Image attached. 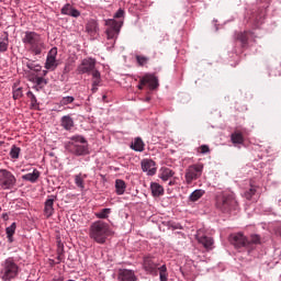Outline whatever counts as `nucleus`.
I'll list each match as a JSON object with an SVG mask.
<instances>
[{
  "instance_id": "obj_1",
  "label": "nucleus",
  "mask_w": 281,
  "mask_h": 281,
  "mask_svg": "<svg viewBox=\"0 0 281 281\" xmlns=\"http://www.w3.org/2000/svg\"><path fill=\"white\" fill-rule=\"evenodd\" d=\"M22 43L30 54L33 56H41L43 52H45V38H43L42 34H38L34 31H26L22 37Z\"/></svg>"
},
{
  "instance_id": "obj_2",
  "label": "nucleus",
  "mask_w": 281,
  "mask_h": 281,
  "mask_svg": "<svg viewBox=\"0 0 281 281\" xmlns=\"http://www.w3.org/2000/svg\"><path fill=\"white\" fill-rule=\"evenodd\" d=\"M109 236H113V231H111L109 223L99 220L90 225L89 237L98 245H104Z\"/></svg>"
},
{
  "instance_id": "obj_3",
  "label": "nucleus",
  "mask_w": 281,
  "mask_h": 281,
  "mask_svg": "<svg viewBox=\"0 0 281 281\" xmlns=\"http://www.w3.org/2000/svg\"><path fill=\"white\" fill-rule=\"evenodd\" d=\"M143 268L146 273L157 276L159 271L160 281H168V268L166 265L159 267V260L153 256H145L143 259Z\"/></svg>"
},
{
  "instance_id": "obj_4",
  "label": "nucleus",
  "mask_w": 281,
  "mask_h": 281,
  "mask_svg": "<svg viewBox=\"0 0 281 281\" xmlns=\"http://www.w3.org/2000/svg\"><path fill=\"white\" fill-rule=\"evenodd\" d=\"M19 265L14 262V259L8 258L4 262L1 263V280L2 281H12L19 276Z\"/></svg>"
},
{
  "instance_id": "obj_5",
  "label": "nucleus",
  "mask_w": 281,
  "mask_h": 281,
  "mask_svg": "<svg viewBox=\"0 0 281 281\" xmlns=\"http://www.w3.org/2000/svg\"><path fill=\"white\" fill-rule=\"evenodd\" d=\"M85 144H87V140L83 137L74 136L71 142L67 145V150L72 155H77V157L87 155V147Z\"/></svg>"
},
{
  "instance_id": "obj_6",
  "label": "nucleus",
  "mask_w": 281,
  "mask_h": 281,
  "mask_svg": "<svg viewBox=\"0 0 281 281\" xmlns=\"http://www.w3.org/2000/svg\"><path fill=\"white\" fill-rule=\"evenodd\" d=\"M203 175V164H194L186 169L184 179L188 186H192L193 181L201 179Z\"/></svg>"
},
{
  "instance_id": "obj_7",
  "label": "nucleus",
  "mask_w": 281,
  "mask_h": 281,
  "mask_svg": "<svg viewBox=\"0 0 281 281\" xmlns=\"http://www.w3.org/2000/svg\"><path fill=\"white\" fill-rule=\"evenodd\" d=\"M218 210L224 213L232 212V210H236V205H238V202L232 194H224L222 198L217 200L216 203Z\"/></svg>"
},
{
  "instance_id": "obj_8",
  "label": "nucleus",
  "mask_w": 281,
  "mask_h": 281,
  "mask_svg": "<svg viewBox=\"0 0 281 281\" xmlns=\"http://www.w3.org/2000/svg\"><path fill=\"white\" fill-rule=\"evenodd\" d=\"M14 186H16L14 173L7 169H0V188L2 190H12Z\"/></svg>"
},
{
  "instance_id": "obj_9",
  "label": "nucleus",
  "mask_w": 281,
  "mask_h": 281,
  "mask_svg": "<svg viewBox=\"0 0 281 281\" xmlns=\"http://www.w3.org/2000/svg\"><path fill=\"white\" fill-rule=\"evenodd\" d=\"M106 25H108V29L105 31L106 38L108 41H110V44L113 47L120 34V27H122V23L115 20H108Z\"/></svg>"
},
{
  "instance_id": "obj_10",
  "label": "nucleus",
  "mask_w": 281,
  "mask_h": 281,
  "mask_svg": "<svg viewBox=\"0 0 281 281\" xmlns=\"http://www.w3.org/2000/svg\"><path fill=\"white\" fill-rule=\"evenodd\" d=\"M146 85H148L150 91H155V89L159 87V79H157L155 75L147 74L140 78L137 89L142 91Z\"/></svg>"
},
{
  "instance_id": "obj_11",
  "label": "nucleus",
  "mask_w": 281,
  "mask_h": 281,
  "mask_svg": "<svg viewBox=\"0 0 281 281\" xmlns=\"http://www.w3.org/2000/svg\"><path fill=\"white\" fill-rule=\"evenodd\" d=\"M229 241L236 249H241V247L249 248V239L243 233L232 234Z\"/></svg>"
},
{
  "instance_id": "obj_12",
  "label": "nucleus",
  "mask_w": 281,
  "mask_h": 281,
  "mask_svg": "<svg viewBox=\"0 0 281 281\" xmlns=\"http://www.w3.org/2000/svg\"><path fill=\"white\" fill-rule=\"evenodd\" d=\"M95 69V59L94 58H85L81 64L78 66L77 71L79 74H91Z\"/></svg>"
},
{
  "instance_id": "obj_13",
  "label": "nucleus",
  "mask_w": 281,
  "mask_h": 281,
  "mask_svg": "<svg viewBox=\"0 0 281 281\" xmlns=\"http://www.w3.org/2000/svg\"><path fill=\"white\" fill-rule=\"evenodd\" d=\"M58 55V48L53 47L47 55L46 63H45V69H49L50 71H54L56 67H58V64L56 63V56Z\"/></svg>"
},
{
  "instance_id": "obj_14",
  "label": "nucleus",
  "mask_w": 281,
  "mask_h": 281,
  "mask_svg": "<svg viewBox=\"0 0 281 281\" xmlns=\"http://www.w3.org/2000/svg\"><path fill=\"white\" fill-rule=\"evenodd\" d=\"M119 281H137V277L133 270L120 269L117 274Z\"/></svg>"
},
{
  "instance_id": "obj_15",
  "label": "nucleus",
  "mask_w": 281,
  "mask_h": 281,
  "mask_svg": "<svg viewBox=\"0 0 281 281\" xmlns=\"http://www.w3.org/2000/svg\"><path fill=\"white\" fill-rule=\"evenodd\" d=\"M142 170L143 172H147L150 177L157 172V168L155 167V161L151 159H144L142 161Z\"/></svg>"
},
{
  "instance_id": "obj_16",
  "label": "nucleus",
  "mask_w": 281,
  "mask_h": 281,
  "mask_svg": "<svg viewBox=\"0 0 281 281\" xmlns=\"http://www.w3.org/2000/svg\"><path fill=\"white\" fill-rule=\"evenodd\" d=\"M56 201V195H49L45 201L44 214L46 218L54 215V202Z\"/></svg>"
},
{
  "instance_id": "obj_17",
  "label": "nucleus",
  "mask_w": 281,
  "mask_h": 281,
  "mask_svg": "<svg viewBox=\"0 0 281 281\" xmlns=\"http://www.w3.org/2000/svg\"><path fill=\"white\" fill-rule=\"evenodd\" d=\"M61 14L67 16H74V19H78V16H80V11L74 8L70 3H66L61 8Z\"/></svg>"
},
{
  "instance_id": "obj_18",
  "label": "nucleus",
  "mask_w": 281,
  "mask_h": 281,
  "mask_svg": "<svg viewBox=\"0 0 281 281\" xmlns=\"http://www.w3.org/2000/svg\"><path fill=\"white\" fill-rule=\"evenodd\" d=\"M41 177V171L34 169L33 172L22 176L23 181H30V183H36Z\"/></svg>"
},
{
  "instance_id": "obj_19",
  "label": "nucleus",
  "mask_w": 281,
  "mask_h": 281,
  "mask_svg": "<svg viewBox=\"0 0 281 281\" xmlns=\"http://www.w3.org/2000/svg\"><path fill=\"white\" fill-rule=\"evenodd\" d=\"M60 124H61L63 128H65V131H71V128L74 127V119L69 114L64 115L60 119Z\"/></svg>"
},
{
  "instance_id": "obj_20",
  "label": "nucleus",
  "mask_w": 281,
  "mask_h": 281,
  "mask_svg": "<svg viewBox=\"0 0 281 281\" xmlns=\"http://www.w3.org/2000/svg\"><path fill=\"white\" fill-rule=\"evenodd\" d=\"M198 241L200 243V245H203L204 249L207 250L212 249V245H214V239L207 236L198 237Z\"/></svg>"
},
{
  "instance_id": "obj_21",
  "label": "nucleus",
  "mask_w": 281,
  "mask_h": 281,
  "mask_svg": "<svg viewBox=\"0 0 281 281\" xmlns=\"http://www.w3.org/2000/svg\"><path fill=\"white\" fill-rule=\"evenodd\" d=\"M86 32L90 34V36H94L98 33V22L95 20H90L86 25Z\"/></svg>"
},
{
  "instance_id": "obj_22",
  "label": "nucleus",
  "mask_w": 281,
  "mask_h": 281,
  "mask_svg": "<svg viewBox=\"0 0 281 281\" xmlns=\"http://www.w3.org/2000/svg\"><path fill=\"white\" fill-rule=\"evenodd\" d=\"M151 194L153 196H162L164 194V187L157 182H153L150 184Z\"/></svg>"
},
{
  "instance_id": "obj_23",
  "label": "nucleus",
  "mask_w": 281,
  "mask_h": 281,
  "mask_svg": "<svg viewBox=\"0 0 281 281\" xmlns=\"http://www.w3.org/2000/svg\"><path fill=\"white\" fill-rule=\"evenodd\" d=\"M249 36H251V32L246 31L244 33H238L236 40L241 43L243 47H247V43L249 41Z\"/></svg>"
},
{
  "instance_id": "obj_24",
  "label": "nucleus",
  "mask_w": 281,
  "mask_h": 281,
  "mask_svg": "<svg viewBox=\"0 0 281 281\" xmlns=\"http://www.w3.org/2000/svg\"><path fill=\"white\" fill-rule=\"evenodd\" d=\"M231 139L233 144H244L245 143V136H243V133L240 131H235L231 135Z\"/></svg>"
},
{
  "instance_id": "obj_25",
  "label": "nucleus",
  "mask_w": 281,
  "mask_h": 281,
  "mask_svg": "<svg viewBox=\"0 0 281 281\" xmlns=\"http://www.w3.org/2000/svg\"><path fill=\"white\" fill-rule=\"evenodd\" d=\"M85 179H87V173H79L75 176V184L80 190H85Z\"/></svg>"
},
{
  "instance_id": "obj_26",
  "label": "nucleus",
  "mask_w": 281,
  "mask_h": 281,
  "mask_svg": "<svg viewBox=\"0 0 281 281\" xmlns=\"http://www.w3.org/2000/svg\"><path fill=\"white\" fill-rule=\"evenodd\" d=\"M115 190L116 194L122 195L124 192H126V182L122 179H116L115 181Z\"/></svg>"
},
{
  "instance_id": "obj_27",
  "label": "nucleus",
  "mask_w": 281,
  "mask_h": 281,
  "mask_svg": "<svg viewBox=\"0 0 281 281\" xmlns=\"http://www.w3.org/2000/svg\"><path fill=\"white\" fill-rule=\"evenodd\" d=\"M5 232L9 243H14V238L12 236H14L16 232V223L13 222L9 227L5 228Z\"/></svg>"
},
{
  "instance_id": "obj_28",
  "label": "nucleus",
  "mask_w": 281,
  "mask_h": 281,
  "mask_svg": "<svg viewBox=\"0 0 281 281\" xmlns=\"http://www.w3.org/2000/svg\"><path fill=\"white\" fill-rule=\"evenodd\" d=\"M131 148L136 150V153H144V140L142 138H135L134 143H132Z\"/></svg>"
},
{
  "instance_id": "obj_29",
  "label": "nucleus",
  "mask_w": 281,
  "mask_h": 281,
  "mask_svg": "<svg viewBox=\"0 0 281 281\" xmlns=\"http://www.w3.org/2000/svg\"><path fill=\"white\" fill-rule=\"evenodd\" d=\"M256 192H257L256 186L250 184V188L244 192V196L245 199H247V201H251Z\"/></svg>"
},
{
  "instance_id": "obj_30",
  "label": "nucleus",
  "mask_w": 281,
  "mask_h": 281,
  "mask_svg": "<svg viewBox=\"0 0 281 281\" xmlns=\"http://www.w3.org/2000/svg\"><path fill=\"white\" fill-rule=\"evenodd\" d=\"M175 177V171H172V169L170 168H165L160 175V179H162L164 181H168V179Z\"/></svg>"
},
{
  "instance_id": "obj_31",
  "label": "nucleus",
  "mask_w": 281,
  "mask_h": 281,
  "mask_svg": "<svg viewBox=\"0 0 281 281\" xmlns=\"http://www.w3.org/2000/svg\"><path fill=\"white\" fill-rule=\"evenodd\" d=\"M203 194H205V191L202 189H198L190 194V201L194 203L195 201H199V199H201Z\"/></svg>"
},
{
  "instance_id": "obj_32",
  "label": "nucleus",
  "mask_w": 281,
  "mask_h": 281,
  "mask_svg": "<svg viewBox=\"0 0 281 281\" xmlns=\"http://www.w3.org/2000/svg\"><path fill=\"white\" fill-rule=\"evenodd\" d=\"M26 95H27V98L31 101L32 109H38V100L36 99V95H34V92L33 91H29L26 93Z\"/></svg>"
},
{
  "instance_id": "obj_33",
  "label": "nucleus",
  "mask_w": 281,
  "mask_h": 281,
  "mask_svg": "<svg viewBox=\"0 0 281 281\" xmlns=\"http://www.w3.org/2000/svg\"><path fill=\"white\" fill-rule=\"evenodd\" d=\"M10 45V40L8 36L0 38V52L4 53L8 52V47Z\"/></svg>"
},
{
  "instance_id": "obj_34",
  "label": "nucleus",
  "mask_w": 281,
  "mask_h": 281,
  "mask_svg": "<svg viewBox=\"0 0 281 281\" xmlns=\"http://www.w3.org/2000/svg\"><path fill=\"white\" fill-rule=\"evenodd\" d=\"M19 155H21V148L13 145L10 150L11 159H19Z\"/></svg>"
},
{
  "instance_id": "obj_35",
  "label": "nucleus",
  "mask_w": 281,
  "mask_h": 281,
  "mask_svg": "<svg viewBox=\"0 0 281 281\" xmlns=\"http://www.w3.org/2000/svg\"><path fill=\"white\" fill-rule=\"evenodd\" d=\"M76 98L74 97H63L59 101L60 106H67V104H72L75 102Z\"/></svg>"
},
{
  "instance_id": "obj_36",
  "label": "nucleus",
  "mask_w": 281,
  "mask_h": 281,
  "mask_svg": "<svg viewBox=\"0 0 281 281\" xmlns=\"http://www.w3.org/2000/svg\"><path fill=\"white\" fill-rule=\"evenodd\" d=\"M23 97V88L13 87V100H21Z\"/></svg>"
},
{
  "instance_id": "obj_37",
  "label": "nucleus",
  "mask_w": 281,
  "mask_h": 281,
  "mask_svg": "<svg viewBox=\"0 0 281 281\" xmlns=\"http://www.w3.org/2000/svg\"><path fill=\"white\" fill-rule=\"evenodd\" d=\"M111 214V209H103L99 213H95L97 218H109Z\"/></svg>"
},
{
  "instance_id": "obj_38",
  "label": "nucleus",
  "mask_w": 281,
  "mask_h": 281,
  "mask_svg": "<svg viewBox=\"0 0 281 281\" xmlns=\"http://www.w3.org/2000/svg\"><path fill=\"white\" fill-rule=\"evenodd\" d=\"M248 241H249V247H251V245H260V236L251 235L250 240Z\"/></svg>"
},
{
  "instance_id": "obj_39",
  "label": "nucleus",
  "mask_w": 281,
  "mask_h": 281,
  "mask_svg": "<svg viewBox=\"0 0 281 281\" xmlns=\"http://www.w3.org/2000/svg\"><path fill=\"white\" fill-rule=\"evenodd\" d=\"M136 60L140 67H144L148 63V58L145 56H136Z\"/></svg>"
},
{
  "instance_id": "obj_40",
  "label": "nucleus",
  "mask_w": 281,
  "mask_h": 281,
  "mask_svg": "<svg viewBox=\"0 0 281 281\" xmlns=\"http://www.w3.org/2000/svg\"><path fill=\"white\" fill-rule=\"evenodd\" d=\"M198 153H200L201 155H205V154L210 153V146H207V145H201V146L199 147Z\"/></svg>"
},
{
  "instance_id": "obj_41",
  "label": "nucleus",
  "mask_w": 281,
  "mask_h": 281,
  "mask_svg": "<svg viewBox=\"0 0 281 281\" xmlns=\"http://www.w3.org/2000/svg\"><path fill=\"white\" fill-rule=\"evenodd\" d=\"M35 85H37L38 87H41V85H47V80H45V78L43 77H36Z\"/></svg>"
},
{
  "instance_id": "obj_42",
  "label": "nucleus",
  "mask_w": 281,
  "mask_h": 281,
  "mask_svg": "<svg viewBox=\"0 0 281 281\" xmlns=\"http://www.w3.org/2000/svg\"><path fill=\"white\" fill-rule=\"evenodd\" d=\"M122 16H124V10L119 9L117 12L114 15V19H122Z\"/></svg>"
},
{
  "instance_id": "obj_43",
  "label": "nucleus",
  "mask_w": 281,
  "mask_h": 281,
  "mask_svg": "<svg viewBox=\"0 0 281 281\" xmlns=\"http://www.w3.org/2000/svg\"><path fill=\"white\" fill-rule=\"evenodd\" d=\"M91 74L93 79H101V75L95 68L92 70Z\"/></svg>"
},
{
  "instance_id": "obj_44",
  "label": "nucleus",
  "mask_w": 281,
  "mask_h": 281,
  "mask_svg": "<svg viewBox=\"0 0 281 281\" xmlns=\"http://www.w3.org/2000/svg\"><path fill=\"white\" fill-rule=\"evenodd\" d=\"M100 82H101V79H93L92 86H93V87H99V86H100Z\"/></svg>"
},
{
  "instance_id": "obj_45",
  "label": "nucleus",
  "mask_w": 281,
  "mask_h": 281,
  "mask_svg": "<svg viewBox=\"0 0 281 281\" xmlns=\"http://www.w3.org/2000/svg\"><path fill=\"white\" fill-rule=\"evenodd\" d=\"M50 281H65V277H55Z\"/></svg>"
},
{
  "instance_id": "obj_46",
  "label": "nucleus",
  "mask_w": 281,
  "mask_h": 281,
  "mask_svg": "<svg viewBox=\"0 0 281 281\" xmlns=\"http://www.w3.org/2000/svg\"><path fill=\"white\" fill-rule=\"evenodd\" d=\"M41 69H42L41 65H35L33 68V71L38 72V71H41Z\"/></svg>"
},
{
  "instance_id": "obj_47",
  "label": "nucleus",
  "mask_w": 281,
  "mask_h": 281,
  "mask_svg": "<svg viewBox=\"0 0 281 281\" xmlns=\"http://www.w3.org/2000/svg\"><path fill=\"white\" fill-rule=\"evenodd\" d=\"M27 67H29V69L34 70V67H36V65H34V64H29Z\"/></svg>"
},
{
  "instance_id": "obj_48",
  "label": "nucleus",
  "mask_w": 281,
  "mask_h": 281,
  "mask_svg": "<svg viewBox=\"0 0 281 281\" xmlns=\"http://www.w3.org/2000/svg\"><path fill=\"white\" fill-rule=\"evenodd\" d=\"M169 186H177V181L176 180H170Z\"/></svg>"
},
{
  "instance_id": "obj_49",
  "label": "nucleus",
  "mask_w": 281,
  "mask_h": 281,
  "mask_svg": "<svg viewBox=\"0 0 281 281\" xmlns=\"http://www.w3.org/2000/svg\"><path fill=\"white\" fill-rule=\"evenodd\" d=\"M92 93H95V91H98V86H92Z\"/></svg>"
},
{
  "instance_id": "obj_50",
  "label": "nucleus",
  "mask_w": 281,
  "mask_h": 281,
  "mask_svg": "<svg viewBox=\"0 0 281 281\" xmlns=\"http://www.w3.org/2000/svg\"><path fill=\"white\" fill-rule=\"evenodd\" d=\"M102 100H103V102H106V94L102 95Z\"/></svg>"
},
{
  "instance_id": "obj_51",
  "label": "nucleus",
  "mask_w": 281,
  "mask_h": 281,
  "mask_svg": "<svg viewBox=\"0 0 281 281\" xmlns=\"http://www.w3.org/2000/svg\"><path fill=\"white\" fill-rule=\"evenodd\" d=\"M57 259H58V261L60 262V261L63 260V255H59V256L57 257Z\"/></svg>"
},
{
  "instance_id": "obj_52",
  "label": "nucleus",
  "mask_w": 281,
  "mask_h": 281,
  "mask_svg": "<svg viewBox=\"0 0 281 281\" xmlns=\"http://www.w3.org/2000/svg\"><path fill=\"white\" fill-rule=\"evenodd\" d=\"M145 101L150 102V97H146Z\"/></svg>"
},
{
  "instance_id": "obj_53",
  "label": "nucleus",
  "mask_w": 281,
  "mask_h": 281,
  "mask_svg": "<svg viewBox=\"0 0 281 281\" xmlns=\"http://www.w3.org/2000/svg\"><path fill=\"white\" fill-rule=\"evenodd\" d=\"M44 76H47V70H44Z\"/></svg>"
},
{
  "instance_id": "obj_54",
  "label": "nucleus",
  "mask_w": 281,
  "mask_h": 281,
  "mask_svg": "<svg viewBox=\"0 0 281 281\" xmlns=\"http://www.w3.org/2000/svg\"><path fill=\"white\" fill-rule=\"evenodd\" d=\"M0 212H1V206H0Z\"/></svg>"
}]
</instances>
